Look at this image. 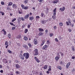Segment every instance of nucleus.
<instances>
[{
    "instance_id": "obj_1",
    "label": "nucleus",
    "mask_w": 75,
    "mask_h": 75,
    "mask_svg": "<svg viewBox=\"0 0 75 75\" xmlns=\"http://www.w3.org/2000/svg\"><path fill=\"white\" fill-rule=\"evenodd\" d=\"M23 55L25 57V59H28L29 58V53H25L23 54Z\"/></svg>"
},
{
    "instance_id": "obj_2",
    "label": "nucleus",
    "mask_w": 75,
    "mask_h": 75,
    "mask_svg": "<svg viewBox=\"0 0 75 75\" xmlns=\"http://www.w3.org/2000/svg\"><path fill=\"white\" fill-rule=\"evenodd\" d=\"M35 54V55H38V50L37 49H35L34 50Z\"/></svg>"
},
{
    "instance_id": "obj_3",
    "label": "nucleus",
    "mask_w": 75,
    "mask_h": 75,
    "mask_svg": "<svg viewBox=\"0 0 75 75\" xmlns=\"http://www.w3.org/2000/svg\"><path fill=\"white\" fill-rule=\"evenodd\" d=\"M48 45H45L43 47L42 49H43V50H45V48H48Z\"/></svg>"
},
{
    "instance_id": "obj_4",
    "label": "nucleus",
    "mask_w": 75,
    "mask_h": 75,
    "mask_svg": "<svg viewBox=\"0 0 75 75\" xmlns=\"http://www.w3.org/2000/svg\"><path fill=\"white\" fill-rule=\"evenodd\" d=\"M70 64H71V63L70 62H69L68 63H67L66 66V68H69V67L70 66Z\"/></svg>"
},
{
    "instance_id": "obj_5",
    "label": "nucleus",
    "mask_w": 75,
    "mask_h": 75,
    "mask_svg": "<svg viewBox=\"0 0 75 75\" xmlns=\"http://www.w3.org/2000/svg\"><path fill=\"white\" fill-rule=\"evenodd\" d=\"M23 47H24L26 50H28V46L27 45H23Z\"/></svg>"
},
{
    "instance_id": "obj_6",
    "label": "nucleus",
    "mask_w": 75,
    "mask_h": 75,
    "mask_svg": "<svg viewBox=\"0 0 75 75\" xmlns=\"http://www.w3.org/2000/svg\"><path fill=\"white\" fill-rule=\"evenodd\" d=\"M34 41L35 44V45H37V44L38 42L37 40L36 39H34Z\"/></svg>"
},
{
    "instance_id": "obj_7",
    "label": "nucleus",
    "mask_w": 75,
    "mask_h": 75,
    "mask_svg": "<svg viewBox=\"0 0 75 75\" xmlns=\"http://www.w3.org/2000/svg\"><path fill=\"white\" fill-rule=\"evenodd\" d=\"M34 19V17L33 16H30L29 17V20H30V21H32V20H33Z\"/></svg>"
},
{
    "instance_id": "obj_8",
    "label": "nucleus",
    "mask_w": 75,
    "mask_h": 75,
    "mask_svg": "<svg viewBox=\"0 0 75 75\" xmlns=\"http://www.w3.org/2000/svg\"><path fill=\"white\" fill-rule=\"evenodd\" d=\"M18 11L19 14H23V12H22V10H21V9H19L18 10Z\"/></svg>"
},
{
    "instance_id": "obj_9",
    "label": "nucleus",
    "mask_w": 75,
    "mask_h": 75,
    "mask_svg": "<svg viewBox=\"0 0 75 75\" xmlns=\"http://www.w3.org/2000/svg\"><path fill=\"white\" fill-rule=\"evenodd\" d=\"M21 38V36L20 35H18L16 37V38H18V39H20Z\"/></svg>"
},
{
    "instance_id": "obj_10",
    "label": "nucleus",
    "mask_w": 75,
    "mask_h": 75,
    "mask_svg": "<svg viewBox=\"0 0 75 75\" xmlns=\"http://www.w3.org/2000/svg\"><path fill=\"white\" fill-rule=\"evenodd\" d=\"M12 7L14 8H17V6H16V4H13L12 5Z\"/></svg>"
},
{
    "instance_id": "obj_11",
    "label": "nucleus",
    "mask_w": 75,
    "mask_h": 75,
    "mask_svg": "<svg viewBox=\"0 0 75 75\" xmlns=\"http://www.w3.org/2000/svg\"><path fill=\"white\" fill-rule=\"evenodd\" d=\"M16 68H20V66H19L18 64H16Z\"/></svg>"
},
{
    "instance_id": "obj_12",
    "label": "nucleus",
    "mask_w": 75,
    "mask_h": 75,
    "mask_svg": "<svg viewBox=\"0 0 75 75\" xmlns=\"http://www.w3.org/2000/svg\"><path fill=\"white\" fill-rule=\"evenodd\" d=\"M68 23H69V25H71V21H70V20L69 19H68Z\"/></svg>"
},
{
    "instance_id": "obj_13",
    "label": "nucleus",
    "mask_w": 75,
    "mask_h": 75,
    "mask_svg": "<svg viewBox=\"0 0 75 75\" xmlns=\"http://www.w3.org/2000/svg\"><path fill=\"white\" fill-rule=\"evenodd\" d=\"M42 23L43 24H45V23H46V21L44 20H43L42 21Z\"/></svg>"
},
{
    "instance_id": "obj_14",
    "label": "nucleus",
    "mask_w": 75,
    "mask_h": 75,
    "mask_svg": "<svg viewBox=\"0 0 75 75\" xmlns=\"http://www.w3.org/2000/svg\"><path fill=\"white\" fill-rule=\"evenodd\" d=\"M28 17H29V14L26 15L25 17V19H27V18H28Z\"/></svg>"
},
{
    "instance_id": "obj_15",
    "label": "nucleus",
    "mask_w": 75,
    "mask_h": 75,
    "mask_svg": "<svg viewBox=\"0 0 75 75\" xmlns=\"http://www.w3.org/2000/svg\"><path fill=\"white\" fill-rule=\"evenodd\" d=\"M12 5L13 3L12 2H10L8 4V6H9H9H12Z\"/></svg>"
},
{
    "instance_id": "obj_16",
    "label": "nucleus",
    "mask_w": 75,
    "mask_h": 75,
    "mask_svg": "<svg viewBox=\"0 0 75 75\" xmlns=\"http://www.w3.org/2000/svg\"><path fill=\"white\" fill-rule=\"evenodd\" d=\"M44 43H45V40L42 41V42L41 44V46H42L44 44Z\"/></svg>"
},
{
    "instance_id": "obj_17",
    "label": "nucleus",
    "mask_w": 75,
    "mask_h": 75,
    "mask_svg": "<svg viewBox=\"0 0 75 75\" xmlns=\"http://www.w3.org/2000/svg\"><path fill=\"white\" fill-rule=\"evenodd\" d=\"M39 32H40V31L42 32L44 31V30H43L42 29H41V28H40L39 29Z\"/></svg>"
},
{
    "instance_id": "obj_18",
    "label": "nucleus",
    "mask_w": 75,
    "mask_h": 75,
    "mask_svg": "<svg viewBox=\"0 0 75 75\" xmlns=\"http://www.w3.org/2000/svg\"><path fill=\"white\" fill-rule=\"evenodd\" d=\"M57 68L58 69H60V70H61V69H62V67L60 66H58Z\"/></svg>"
},
{
    "instance_id": "obj_19",
    "label": "nucleus",
    "mask_w": 75,
    "mask_h": 75,
    "mask_svg": "<svg viewBox=\"0 0 75 75\" xmlns=\"http://www.w3.org/2000/svg\"><path fill=\"white\" fill-rule=\"evenodd\" d=\"M24 3L26 4L28 2V0H23Z\"/></svg>"
},
{
    "instance_id": "obj_20",
    "label": "nucleus",
    "mask_w": 75,
    "mask_h": 75,
    "mask_svg": "<svg viewBox=\"0 0 75 75\" xmlns=\"http://www.w3.org/2000/svg\"><path fill=\"white\" fill-rule=\"evenodd\" d=\"M20 21H21V19H18V24H20Z\"/></svg>"
},
{
    "instance_id": "obj_21",
    "label": "nucleus",
    "mask_w": 75,
    "mask_h": 75,
    "mask_svg": "<svg viewBox=\"0 0 75 75\" xmlns=\"http://www.w3.org/2000/svg\"><path fill=\"white\" fill-rule=\"evenodd\" d=\"M24 39L25 40V41L28 40V38H27L26 36L24 37Z\"/></svg>"
},
{
    "instance_id": "obj_22",
    "label": "nucleus",
    "mask_w": 75,
    "mask_h": 75,
    "mask_svg": "<svg viewBox=\"0 0 75 75\" xmlns=\"http://www.w3.org/2000/svg\"><path fill=\"white\" fill-rule=\"evenodd\" d=\"M43 35V33H40L39 34V35L40 36V35Z\"/></svg>"
},
{
    "instance_id": "obj_23",
    "label": "nucleus",
    "mask_w": 75,
    "mask_h": 75,
    "mask_svg": "<svg viewBox=\"0 0 75 75\" xmlns=\"http://www.w3.org/2000/svg\"><path fill=\"white\" fill-rule=\"evenodd\" d=\"M24 9H25V10H27V9H28V6H25L24 8H23Z\"/></svg>"
},
{
    "instance_id": "obj_24",
    "label": "nucleus",
    "mask_w": 75,
    "mask_h": 75,
    "mask_svg": "<svg viewBox=\"0 0 75 75\" xmlns=\"http://www.w3.org/2000/svg\"><path fill=\"white\" fill-rule=\"evenodd\" d=\"M8 37L10 38H11V34H8Z\"/></svg>"
},
{
    "instance_id": "obj_25",
    "label": "nucleus",
    "mask_w": 75,
    "mask_h": 75,
    "mask_svg": "<svg viewBox=\"0 0 75 75\" xmlns=\"http://www.w3.org/2000/svg\"><path fill=\"white\" fill-rule=\"evenodd\" d=\"M55 58L56 60H58V59H59V58L58 56H57L55 57Z\"/></svg>"
},
{
    "instance_id": "obj_26",
    "label": "nucleus",
    "mask_w": 75,
    "mask_h": 75,
    "mask_svg": "<svg viewBox=\"0 0 75 75\" xmlns=\"http://www.w3.org/2000/svg\"><path fill=\"white\" fill-rule=\"evenodd\" d=\"M65 8L64 7H63L62 8V11H64L65 10Z\"/></svg>"
},
{
    "instance_id": "obj_27",
    "label": "nucleus",
    "mask_w": 75,
    "mask_h": 75,
    "mask_svg": "<svg viewBox=\"0 0 75 75\" xmlns=\"http://www.w3.org/2000/svg\"><path fill=\"white\" fill-rule=\"evenodd\" d=\"M52 18L54 20H55L56 19V17H55V16H52Z\"/></svg>"
},
{
    "instance_id": "obj_28",
    "label": "nucleus",
    "mask_w": 75,
    "mask_h": 75,
    "mask_svg": "<svg viewBox=\"0 0 75 75\" xmlns=\"http://www.w3.org/2000/svg\"><path fill=\"white\" fill-rule=\"evenodd\" d=\"M58 0L55 1L53 2V3H58Z\"/></svg>"
},
{
    "instance_id": "obj_29",
    "label": "nucleus",
    "mask_w": 75,
    "mask_h": 75,
    "mask_svg": "<svg viewBox=\"0 0 75 75\" xmlns=\"http://www.w3.org/2000/svg\"><path fill=\"white\" fill-rule=\"evenodd\" d=\"M47 68V65H46L45 66V67H44V69H45Z\"/></svg>"
},
{
    "instance_id": "obj_30",
    "label": "nucleus",
    "mask_w": 75,
    "mask_h": 75,
    "mask_svg": "<svg viewBox=\"0 0 75 75\" xmlns=\"http://www.w3.org/2000/svg\"><path fill=\"white\" fill-rule=\"evenodd\" d=\"M5 45H8V42L7 41H6L5 43Z\"/></svg>"
},
{
    "instance_id": "obj_31",
    "label": "nucleus",
    "mask_w": 75,
    "mask_h": 75,
    "mask_svg": "<svg viewBox=\"0 0 75 75\" xmlns=\"http://www.w3.org/2000/svg\"><path fill=\"white\" fill-rule=\"evenodd\" d=\"M15 20H16V18H14L12 20V22H14V21H15Z\"/></svg>"
},
{
    "instance_id": "obj_32",
    "label": "nucleus",
    "mask_w": 75,
    "mask_h": 75,
    "mask_svg": "<svg viewBox=\"0 0 75 75\" xmlns=\"http://www.w3.org/2000/svg\"><path fill=\"white\" fill-rule=\"evenodd\" d=\"M72 50L73 51H75V48H74V47H72Z\"/></svg>"
},
{
    "instance_id": "obj_33",
    "label": "nucleus",
    "mask_w": 75,
    "mask_h": 75,
    "mask_svg": "<svg viewBox=\"0 0 75 75\" xmlns=\"http://www.w3.org/2000/svg\"><path fill=\"white\" fill-rule=\"evenodd\" d=\"M21 6L22 7V8H24L25 7H24V5L23 4H22L21 5Z\"/></svg>"
},
{
    "instance_id": "obj_34",
    "label": "nucleus",
    "mask_w": 75,
    "mask_h": 75,
    "mask_svg": "<svg viewBox=\"0 0 75 75\" xmlns=\"http://www.w3.org/2000/svg\"><path fill=\"white\" fill-rule=\"evenodd\" d=\"M59 62L60 64L61 65H62V64H63V62H62L61 61H60Z\"/></svg>"
},
{
    "instance_id": "obj_35",
    "label": "nucleus",
    "mask_w": 75,
    "mask_h": 75,
    "mask_svg": "<svg viewBox=\"0 0 75 75\" xmlns=\"http://www.w3.org/2000/svg\"><path fill=\"white\" fill-rule=\"evenodd\" d=\"M47 44H50V41L49 40H47Z\"/></svg>"
},
{
    "instance_id": "obj_36",
    "label": "nucleus",
    "mask_w": 75,
    "mask_h": 75,
    "mask_svg": "<svg viewBox=\"0 0 75 75\" xmlns=\"http://www.w3.org/2000/svg\"><path fill=\"white\" fill-rule=\"evenodd\" d=\"M7 9L8 10H10V11H11V9L10 7L8 8Z\"/></svg>"
},
{
    "instance_id": "obj_37",
    "label": "nucleus",
    "mask_w": 75,
    "mask_h": 75,
    "mask_svg": "<svg viewBox=\"0 0 75 75\" xmlns=\"http://www.w3.org/2000/svg\"><path fill=\"white\" fill-rule=\"evenodd\" d=\"M55 40L56 42H58L59 41L58 40V39H57V38H55Z\"/></svg>"
},
{
    "instance_id": "obj_38",
    "label": "nucleus",
    "mask_w": 75,
    "mask_h": 75,
    "mask_svg": "<svg viewBox=\"0 0 75 75\" xmlns=\"http://www.w3.org/2000/svg\"><path fill=\"white\" fill-rule=\"evenodd\" d=\"M59 25L60 26H62V25H63V23H59Z\"/></svg>"
},
{
    "instance_id": "obj_39",
    "label": "nucleus",
    "mask_w": 75,
    "mask_h": 75,
    "mask_svg": "<svg viewBox=\"0 0 75 75\" xmlns=\"http://www.w3.org/2000/svg\"><path fill=\"white\" fill-rule=\"evenodd\" d=\"M1 14L2 16H4V13L3 12H1Z\"/></svg>"
},
{
    "instance_id": "obj_40",
    "label": "nucleus",
    "mask_w": 75,
    "mask_h": 75,
    "mask_svg": "<svg viewBox=\"0 0 75 75\" xmlns=\"http://www.w3.org/2000/svg\"><path fill=\"white\" fill-rule=\"evenodd\" d=\"M23 55H22V54L21 53V54L19 55V57L21 58L22 57Z\"/></svg>"
},
{
    "instance_id": "obj_41",
    "label": "nucleus",
    "mask_w": 75,
    "mask_h": 75,
    "mask_svg": "<svg viewBox=\"0 0 75 75\" xmlns=\"http://www.w3.org/2000/svg\"><path fill=\"white\" fill-rule=\"evenodd\" d=\"M8 52H9V53H10V54H11V51L10 50H8Z\"/></svg>"
},
{
    "instance_id": "obj_42",
    "label": "nucleus",
    "mask_w": 75,
    "mask_h": 75,
    "mask_svg": "<svg viewBox=\"0 0 75 75\" xmlns=\"http://www.w3.org/2000/svg\"><path fill=\"white\" fill-rule=\"evenodd\" d=\"M21 20H22V21H24V20H25L24 18H21Z\"/></svg>"
},
{
    "instance_id": "obj_43",
    "label": "nucleus",
    "mask_w": 75,
    "mask_h": 75,
    "mask_svg": "<svg viewBox=\"0 0 75 75\" xmlns=\"http://www.w3.org/2000/svg\"><path fill=\"white\" fill-rule=\"evenodd\" d=\"M1 4H2V5H4V2L2 1L1 2Z\"/></svg>"
},
{
    "instance_id": "obj_44",
    "label": "nucleus",
    "mask_w": 75,
    "mask_h": 75,
    "mask_svg": "<svg viewBox=\"0 0 75 75\" xmlns=\"http://www.w3.org/2000/svg\"><path fill=\"white\" fill-rule=\"evenodd\" d=\"M72 72L73 73L75 72V69H72Z\"/></svg>"
},
{
    "instance_id": "obj_45",
    "label": "nucleus",
    "mask_w": 75,
    "mask_h": 75,
    "mask_svg": "<svg viewBox=\"0 0 75 75\" xmlns=\"http://www.w3.org/2000/svg\"><path fill=\"white\" fill-rule=\"evenodd\" d=\"M36 61H37V62L39 63L40 62V60L38 59L37 60H36Z\"/></svg>"
},
{
    "instance_id": "obj_46",
    "label": "nucleus",
    "mask_w": 75,
    "mask_h": 75,
    "mask_svg": "<svg viewBox=\"0 0 75 75\" xmlns=\"http://www.w3.org/2000/svg\"><path fill=\"white\" fill-rule=\"evenodd\" d=\"M16 74H20V72L18 71H17L16 72Z\"/></svg>"
},
{
    "instance_id": "obj_47",
    "label": "nucleus",
    "mask_w": 75,
    "mask_h": 75,
    "mask_svg": "<svg viewBox=\"0 0 75 75\" xmlns=\"http://www.w3.org/2000/svg\"><path fill=\"white\" fill-rule=\"evenodd\" d=\"M21 59H24V57H23L22 56V57H21Z\"/></svg>"
},
{
    "instance_id": "obj_48",
    "label": "nucleus",
    "mask_w": 75,
    "mask_h": 75,
    "mask_svg": "<svg viewBox=\"0 0 75 75\" xmlns=\"http://www.w3.org/2000/svg\"><path fill=\"white\" fill-rule=\"evenodd\" d=\"M28 31V29H25V33H27V32Z\"/></svg>"
},
{
    "instance_id": "obj_49",
    "label": "nucleus",
    "mask_w": 75,
    "mask_h": 75,
    "mask_svg": "<svg viewBox=\"0 0 75 75\" xmlns=\"http://www.w3.org/2000/svg\"><path fill=\"white\" fill-rule=\"evenodd\" d=\"M56 11V8H55L54 10H53V12H54V13Z\"/></svg>"
},
{
    "instance_id": "obj_50",
    "label": "nucleus",
    "mask_w": 75,
    "mask_h": 75,
    "mask_svg": "<svg viewBox=\"0 0 75 75\" xmlns=\"http://www.w3.org/2000/svg\"><path fill=\"white\" fill-rule=\"evenodd\" d=\"M34 58H35V61H36L37 59H38V58H37V57H35Z\"/></svg>"
},
{
    "instance_id": "obj_51",
    "label": "nucleus",
    "mask_w": 75,
    "mask_h": 75,
    "mask_svg": "<svg viewBox=\"0 0 75 75\" xmlns=\"http://www.w3.org/2000/svg\"><path fill=\"white\" fill-rule=\"evenodd\" d=\"M42 1H43V0H39V2H40V3H42Z\"/></svg>"
},
{
    "instance_id": "obj_52",
    "label": "nucleus",
    "mask_w": 75,
    "mask_h": 75,
    "mask_svg": "<svg viewBox=\"0 0 75 75\" xmlns=\"http://www.w3.org/2000/svg\"><path fill=\"white\" fill-rule=\"evenodd\" d=\"M28 45H29V46L30 47H31V44H28Z\"/></svg>"
},
{
    "instance_id": "obj_53",
    "label": "nucleus",
    "mask_w": 75,
    "mask_h": 75,
    "mask_svg": "<svg viewBox=\"0 0 75 75\" xmlns=\"http://www.w3.org/2000/svg\"><path fill=\"white\" fill-rule=\"evenodd\" d=\"M56 15V12H54L53 16H55Z\"/></svg>"
},
{
    "instance_id": "obj_54",
    "label": "nucleus",
    "mask_w": 75,
    "mask_h": 75,
    "mask_svg": "<svg viewBox=\"0 0 75 75\" xmlns=\"http://www.w3.org/2000/svg\"><path fill=\"white\" fill-rule=\"evenodd\" d=\"M53 35V33H51L50 34V37H52Z\"/></svg>"
},
{
    "instance_id": "obj_55",
    "label": "nucleus",
    "mask_w": 75,
    "mask_h": 75,
    "mask_svg": "<svg viewBox=\"0 0 75 75\" xmlns=\"http://www.w3.org/2000/svg\"><path fill=\"white\" fill-rule=\"evenodd\" d=\"M6 31H4V35H6Z\"/></svg>"
},
{
    "instance_id": "obj_56",
    "label": "nucleus",
    "mask_w": 75,
    "mask_h": 75,
    "mask_svg": "<svg viewBox=\"0 0 75 75\" xmlns=\"http://www.w3.org/2000/svg\"><path fill=\"white\" fill-rule=\"evenodd\" d=\"M4 60H5V61H6L5 62V63H6H6H7V62H8L7 61V60H6V59H4Z\"/></svg>"
},
{
    "instance_id": "obj_57",
    "label": "nucleus",
    "mask_w": 75,
    "mask_h": 75,
    "mask_svg": "<svg viewBox=\"0 0 75 75\" xmlns=\"http://www.w3.org/2000/svg\"><path fill=\"white\" fill-rule=\"evenodd\" d=\"M69 32H71L72 30H71V29H69Z\"/></svg>"
},
{
    "instance_id": "obj_58",
    "label": "nucleus",
    "mask_w": 75,
    "mask_h": 75,
    "mask_svg": "<svg viewBox=\"0 0 75 75\" xmlns=\"http://www.w3.org/2000/svg\"><path fill=\"white\" fill-rule=\"evenodd\" d=\"M36 18H40V16H36Z\"/></svg>"
},
{
    "instance_id": "obj_59",
    "label": "nucleus",
    "mask_w": 75,
    "mask_h": 75,
    "mask_svg": "<svg viewBox=\"0 0 75 75\" xmlns=\"http://www.w3.org/2000/svg\"><path fill=\"white\" fill-rule=\"evenodd\" d=\"M30 25H28V28H30Z\"/></svg>"
},
{
    "instance_id": "obj_60",
    "label": "nucleus",
    "mask_w": 75,
    "mask_h": 75,
    "mask_svg": "<svg viewBox=\"0 0 75 75\" xmlns=\"http://www.w3.org/2000/svg\"><path fill=\"white\" fill-rule=\"evenodd\" d=\"M10 24H11V25H14V24H13V23H10Z\"/></svg>"
},
{
    "instance_id": "obj_61",
    "label": "nucleus",
    "mask_w": 75,
    "mask_h": 75,
    "mask_svg": "<svg viewBox=\"0 0 75 75\" xmlns=\"http://www.w3.org/2000/svg\"><path fill=\"white\" fill-rule=\"evenodd\" d=\"M16 29V28H15L14 27H13L12 28V30H14V29Z\"/></svg>"
},
{
    "instance_id": "obj_62",
    "label": "nucleus",
    "mask_w": 75,
    "mask_h": 75,
    "mask_svg": "<svg viewBox=\"0 0 75 75\" xmlns=\"http://www.w3.org/2000/svg\"><path fill=\"white\" fill-rule=\"evenodd\" d=\"M53 28H54V29H56V28H57V26H54L53 27Z\"/></svg>"
},
{
    "instance_id": "obj_63",
    "label": "nucleus",
    "mask_w": 75,
    "mask_h": 75,
    "mask_svg": "<svg viewBox=\"0 0 75 75\" xmlns=\"http://www.w3.org/2000/svg\"><path fill=\"white\" fill-rule=\"evenodd\" d=\"M44 13H42L41 14V16L42 17H43L44 16Z\"/></svg>"
},
{
    "instance_id": "obj_64",
    "label": "nucleus",
    "mask_w": 75,
    "mask_h": 75,
    "mask_svg": "<svg viewBox=\"0 0 75 75\" xmlns=\"http://www.w3.org/2000/svg\"><path fill=\"white\" fill-rule=\"evenodd\" d=\"M45 33H48V30H45Z\"/></svg>"
}]
</instances>
